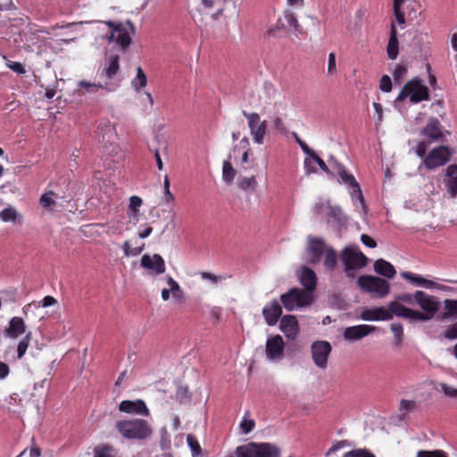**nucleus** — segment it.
<instances>
[{"label":"nucleus","mask_w":457,"mask_h":457,"mask_svg":"<svg viewBox=\"0 0 457 457\" xmlns=\"http://www.w3.org/2000/svg\"><path fill=\"white\" fill-rule=\"evenodd\" d=\"M101 26H106L109 29L105 37L108 42H115L116 46L122 51L126 50L131 44L129 30L134 34L133 23L127 21L125 23L107 21L99 22Z\"/></svg>","instance_id":"obj_1"},{"label":"nucleus","mask_w":457,"mask_h":457,"mask_svg":"<svg viewBox=\"0 0 457 457\" xmlns=\"http://www.w3.org/2000/svg\"><path fill=\"white\" fill-rule=\"evenodd\" d=\"M115 428L127 439L144 440L153 433L150 424L141 419L119 420Z\"/></svg>","instance_id":"obj_2"},{"label":"nucleus","mask_w":457,"mask_h":457,"mask_svg":"<svg viewBox=\"0 0 457 457\" xmlns=\"http://www.w3.org/2000/svg\"><path fill=\"white\" fill-rule=\"evenodd\" d=\"M409 98L411 104H419L430 99L428 87L422 80L416 77L409 80L399 92L395 99V104L403 102Z\"/></svg>","instance_id":"obj_3"},{"label":"nucleus","mask_w":457,"mask_h":457,"mask_svg":"<svg viewBox=\"0 0 457 457\" xmlns=\"http://www.w3.org/2000/svg\"><path fill=\"white\" fill-rule=\"evenodd\" d=\"M237 457H279V449L270 443L250 442L237 446L235 451Z\"/></svg>","instance_id":"obj_4"},{"label":"nucleus","mask_w":457,"mask_h":457,"mask_svg":"<svg viewBox=\"0 0 457 457\" xmlns=\"http://www.w3.org/2000/svg\"><path fill=\"white\" fill-rule=\"evenodd\" d=\"M280 302L287 311L292 312L311 305L313 302V295L293 287L280 295Z\"/></svg>","instance_id":"obj_5"},{"label":"nucleus","mask_w":457,"mask_h":457,"mask_svg":"<svg viewBox=\"0 0 457 457\" xmlns=\"http://www.w3.org/2000/svg\"><path fill=\"white\" fill-rule=\"evenodd\" d=\"M357 284L363 292L376 298H384L390 293L389 283L378 277L362 275L359 277Z\"/></svg>","instance_id":"obj_6"},{"label":"nucleus","mask_w":457,"mask_h":457,"mask_svg":"<svg viewBox=\"0 0 457 457\" xmlns=\"http://www.w3.org/2000/svg\"><path fill=\"white\" fill-rule=\"evenodd\" d=\"M335 171L339 177L338 181L345 184L353 201H358L361 205L364 206V197L360 184L357 182L353 174L349 173L345 167L337 162H334Z\"/></svg>","instance_id":"obj_7"},{"label":"nucleus","mask_w":457,"mask_h":457,"mask_svg":"<svg viewBox=\"0 0 457 457\" xmlns=\"http://www.w3.org/2000/svg\"><path fill=\"white\" fill-rule=\"evenodd\" d=\"M342 262L348 277H354V270L366 266L368 258L357 247H345L342 253Z\"/></svg>","instance_id":"obj_8"},{"label":"nucleus","mask_w":457,"mask_h":457,"mask_svg":"<svg viewBox=\"0 0 457 457\" xmlns=\"http://www.w3.org/2000/svg\"><path fill=\"white\" fill-rule=\"evenodd\" d=\"M242 114L247 120L253 141L257 145L263 144L267 133L266 120H262L260 114L257 112H247L243 110Z\"/></svg>","instance_id":"obj_9"},{"label":"nucleus","mask_w":457,"mask_h":457,"mask_svg":"<svg viewBox=\"0 0 457 457\" xmlns=\"http://www.w3.org/2000/svg\"><path fill=\"white\" fill-rule=\"evenodd\" d=\"M415 303L424 311L421 314L426 318L417 319L419 321L429 320L440 307V303L437 301L436 297L429 295L423 291H417L415 293Z\"/></svg>","instance_id":"obj_10"},{"label":"nucleus","mask_w":457,"mask_h":457,"mask_svg":"<svg viewBox=\"0 0 457 457\" xmlns=\"http://www.w3.org/2000/svg\"><path fill=\"white\" fill-rule=\"evenodd\" d=\"M451 154L448 146L440 145L428 154L423 160V163L428 170H435L446 164L451 159Z\"/></svg>","instance_id":"obj_11"},{"label":"nucleus","mask_w":457,"mask_h":457,"mask_svg":"<svg viewBox=\"0 0 457 457\" xmlns=\"http://www.w3.org/2000/svg\"><path fill=\"white\" fill-rule=\"evenodd\" d=\"M285 342L281 336L275 335L267 338L265 344V354L268 361H280L285 355Z\"/></svg>","instance_id":"obj_12"},{"label":"nucleus","mask_w":457,"mask_h":457,"mask_svg":"<svg viewBox=\"0 0 457 457\" xmlns=\"http://www.w3.org/2000/svg\"><path fill=\"white\" fill-rule=\"evenodd\" d=\"M332 351L331 345L328 341H315L311 346L312 358L314 364L325 370L328 367V359Z\"/></svg>","instance_id":"obj_13"},{"label":"nucleus","mask_w":457,"mask_h":457,"mask_svg":"<svg viewBox=\"0 0 457 457\" xmlns=\"http://www.w3.org/2000/svg\"><path fill=\"white\" fill-rule=\"evenodd\" d=\"M119 411L120 412H124L130 415H137L144 417H148L150 415L149 409L147 408L145 403L141 399H137L135 401H121L119 404Z\"/></svg>","instance_id":"obj_14"},{"label":"nucleus","mask_w":457,"mask_h":457,"mask_svg":"<svg viewBox=\"0 0 457 457\" xmlns=\"http://www.w3.org/2000/svg\"><path fill=\"white\" fill-rule=\"evenodd\" d=\"M141 266L149 270V273L154 276L162 274L166 270L163 258L155 253L154 255L144 254L141 258Z\"/></svg>","instance_id":"obj_15"},{"label":"nucleus","mask_w":457,"mask_h":457,"mask_svg":"<svg viewBox=\"0 0 457 457\" xmlns=\"http://www.w3.org/2000/svg\"><path fill=\"white\" fill-rule=\"evenodd\" d=\"M387 309L388 312H391L392 317L395 315L396 317L411 320H417V319H426L421 314V312L407 308L404 305L401 304L398 301L389 303Z\"/></svg>","instance_id":"obj_16"},{"label":"nucleus","mask_w":457,"mask_h":457,"mask_svg":"<svg viewBox=\"0 0 457 457\" xmlns=\"http://www.w3.org/2000/svg\"><path fill=\"white\" fill-rule=\"evenodd\" d=\"M376 328L370 325H355L347 327L343 333V337L346 341H357L365 337L369 334L374 332Z\"/></svg>","instance_id":"obj_17"},{"label":"nucleus","mask_w":457,"mask_h":457,"mask_svg":"<svg viewBox=\"0 0 457 457\" xmlns=\"http://www.w3.org/2000/svg\"><path fill=\"white\" fill-rule=\"evenodd\" d=\"M326 247L324 240L319 237H309L307 252L309 254V262L317 263L320 261Z\"/></svg>","instance_id":"obj_18"},{"label":"nucleus","mask_w":457,"mask_h":457,"mask_svg":"<svg viewBox=\"0 0 457 457\" xmlns=\"http://www.w3.org/2000/svg\"><path fill=\"white\" fill-rule=\"evenodd\" d=\"M297 276L301 285L304 287L303 291L312 295L317 287L315 272L309 267L303 266L299 270Z\"/></svg>","instance_id":"obj_19"},{"label":"nucleus","mask_w":457,"mask_h":457,"mask_svg":"<svg viewBox=\"0 0 457 457\" xmlns=\"http://www.w3.org/2000/svg\"><path fill=\"white\" fill-rule=\"evenodd\" d=\"M262 316L269 326H275L282 314V307L277 300L267 303L262 309Z\"/></svg>","instance_id":"obj_20"},{"label":"nucleus","mask_w":457,"mask_h":457,"mask_svg":"<svg viewBox=\"0 0 457 457\" xmlns=\"http://www.w3.org/2000/svg\"><path fill=\"white\" fill-rule=\"evenodd\" d=\"M279 328L289 339H294L299 332V324L295 316L285 315L280 320Z\"/></svg>","instance_id":"obj_21"},{"label":"nucleus","mask_w":457,"mask_h":457,"mask_svg":"<svg viewBox=\"0 0 457 457\" xmlns=\"http://www.w3.org/2000/svg\"><path fill=\"white\" fill-rule=\"evenodd\" d=\"M361 319L367 321L390 320L392 314L384 307H373L361 311Z\"/></svg>","instance_id":"obj_22"},{"label":"nucleus","mask_w":457,"mask_h":457,"mask_svg":"<svg viewBox=\"0 0 457 457\" xmlns=\"http://www.w3.org/2000/svg\"><path fill=\"white\" fill-rule=\"evenodd\" d=\"M26 325L22 318L12 317L8 324V327L4 328V335L6 337L17 338L25 333Z\"/></svg>","instance_id":"obj_23"},{"label":"nucleus","mask_w":457,"mask_h":457,"mask_svg":"<svg viewBox=\"0 0 457 457\" xmlns=\"http://www.w3.org/2000/svg\"><path fill=\"white\" fill-rule=\"evenodd\" d=\"M117 84L110 81L91 83L86 80H80L78 83L79 88L84 89L87 93H97L99 89L104 90L105 92H112L117 87Z\"/></svg>","instance_id":"obj_24"},{"label":"nucleus","mask_w":457,"mask_h":457,"mask_svg":"<svg viewBox=\"0 0 457 457\" xmlns=\"http://www.w3.org/2000/svg\"><path fill=\"white\" fill-rule=\"evenodd\" d=\"M422 135L432 141L441 139L443 137V132L439 120L436 118H430L422 129Z\"/></svg>","instance_id":"obj_25"},{"label":"nucleus","mask_w":457,"mask_h":457,"mask_svg":"<svg viewBox=\"0 0 457 457\" xmlns=\"http://www.w3.org/2000/svg\"><path fill=\"white\" fill-rule=\"evenodd\" d=\"M387 57L390 60H395L399 54V41L397 37V29L395 22L390 25L389 39L386 46Z\"/></svg>","instance_id":"obj_26"},{"label":"nucleus","mask_w":457,"mask_h":457,"mask_svg":"<svg viewBox=\"0 0 457 457\" xmlns=\"http://www.w3.org/2000/svg\"><path fill=\"white\" fill-rule=\"evenodd\" d=\"M445 185L451 197L457 196V164H450L446 169Z\"/></svg>","instance_id":"obj_27"},{"label":"nucleus","mask_w":457,"mask_h":457,"mask_svg":"<svg viewBox=\"0 0 457 457\" xmlns=\"http://www.w3.org/2000/svg\"><path fill=\"white\" fill-rule=\"evenodd\" d=\"M120 57L118 55H112L108 61L107 65L100 73V78L104 79V81L112 82V79L116 76L120 70Z\"/></svg>","instance_id":"obj_28"},{"label":"nucleus","mask_w":457,"mask_h":457,"mask_svg":"<svg viewBox=\"0 0 457 457\" xmlns=\"http://www.w3.org/2000/svg\"><path fill=\"white\" fill-rule=\"evenodd\" d=\"M402 277L406 278L410 282L415 284L416 286L424 287L427 288H433V287L442 288V286H439V285L436 284L435 282H433L429 279L424 278L421 276L417 275V274H413L411 272H403Z\"/></svg>","instance_id":"obj_29"},{"label":"nucleus","mask_w":457,"mask_h":457,"mask_svg":"<svg viewBox=\"0 0 457 457\" xmlns=\"http://www.w3.org/2000/svg\"><path fill=\"white\" fill-rule=\"evenodd\" d=\"M374 270L378 274L384 276L387 278H393L396 273L394 266L390 262H388L383 259H379L375 262Z\"/></svg>","instance_id":"obj_30"},{"label":"nucleus","mask_w":457,"mask_h":457,"mask_svg":"<svg viewBox=\"0 0 457 457\" xmlns=\"http://www.w3.org/2000/svg\"><path fill=\"white\" fill-rule=\"evenodd\" d=\"M284 19L287 22V29L290 31H294L295 33L302 34L303 33V28L299 24L295 14L291 11H286L284 12Z\"/></svg>","instance_id":"obj_31"},{"label":"nucleus","mask_w":457,"mask_h":457,"mask_svg":"<svg viewBox=\"0 0 457 457\" xmlns=\"http://www.w3.org/2000/svg\"><path fill=\"white\" fill-rule=\"evenodd\" d=\"M228 0H202L203 5L207 9H216L212 18L217 20L223 13V8Z\"/></svg>","instance_id":"obj_32"},{"label":"nucleus","mask_w":457,"mask_h":457,"mask_svg":"<svg viewBox=\"0 0 457 457\" xmlns=\"http://www.w3.org/2000/svg\"><path fill=\"white\" fill-rule=\"evenodd\" d=\"M146 83H147L146 75L144 72L143 69L140 66H138L137 68V75L132 79L131 85L137 92H139L143 87H145L146 86Z\"/></svg>","instance_id":"obj_33"},{"label":"nucleus","mask_w":457,"mask_h":457,"mask_svg":"<svg viewBox=\"0 0 457 457\" xmlns=\"http://www.w3.org/2000/svg\"><path fill=\"white\" fill-rule=\"evenodd\" d=\"M404 4L405 0H394L393 2L394 15L399 25H403L405 23V15L403 12Z\"/></svg>","instance_id":"obj_34"},{"label":"nucleus","mask_w":457,"mask_h":457,"mask_svg":"<svg viewBox=\"0 0 457 457\" xmlns=\"http://www.w3.org/2000/svg\"><path fill=\"white\" fill-rule=\"evenodd\" d=\"M324 255V266L328 270H334L337 264V252L333 248L328 247Z\"/></svg>","instance_id":"obj_35"},{"label":"nucleus","mask_w":457,"mask_h":457,"mask_svg":"<svg viewBox=\"0 0 457 457\" xmlns=\"http://www.w3.org/2000/svg\"><path fill=\"white\" fill-rule=\"evenodd\" d=\"M55 193L54 191H47L44 193L39 198L40 205L49 211L53 210V207L56 204V201L54 199Z\"/></svg>","instance_id":"obj_36"},{"label":"nucleus","mask_w":457,"mask_h":457,"mask_svg":"<svg viewBox=\"0 0 457 457\" xmlns=\"http://www.w3.org/2000/svg\"><path fill=\"white\" fill-rule=\"evenodd\" d=\"M143 201L139 196L133 195L129 198V217L134 218L137 220L138 218V212H139V207L142 205Z\"/></svg>","instance_id":"obj_37"},{"label":"nucleus","mask_w":457,"mask_h":457,"mask_svg":"<svg viewBox=\"0 0 457 457\" xmlns=\"http://www.w3.org/2000/svg\"><path fill=\"white\" fill-rule=\"evenodd\" d=\"M236 174H237V171L233 168V166L230 163V162L229 161H224L223 162V166H222V179H223V180L226 183L230 184L234 180V179L236 177Z\"/></svg>","instance_id":"obj_38"},{"label":"nucleus","mask_w":457,"mask_h":457,"mask_svg":"<svg viewBox=\"0 0 457 457\" xmlns=\"http://www.w3.org/2000/svg\"><path fill=\"white\" fill-rule=\"evenodd\" d=\"M19 213L12 206H8L0 212V220L4 222H15Z\"/></svg>","instance_id":"obj_39"},{"label":"nucleus","mask_w":457,"mask_h":457,"mask_svg":"<svg viewBox=\"0 0 457 457\" xmlns=\"http://www.w3.org/2000/svg\"><path fill=\"white\" fill-rule=\"evenodd\" d=\"M417 409V403L413 400L403 399L399 404V412L402 418H404L409 412Z\"/></svg>","instance_id":"obj_40"},{"label":"nucleus","mask_w":457,"mask_h":457,"mask_svg":"<svg viewBox=\"0 0 457 457\" xmlns=\"http://www.w3.org/2000/svg\"><path fill=\"white\" fill-rule=\"evenodd\" d=\"M237 186L244 191L254 189L257 187V180L254 176L243 177L238 179Z\"/></svg>","instance_id":"obj_41"},{"label":"nucleus","mask_w":457,"mask_h":457,"mask_svg":"<svg viewBox=\"0 0 457 457\" xmlns=\"http://www.w3.org/2000/svg\"><path fill=\"white\" fill-rule=\"evenodd\" d=\"M445 312L444 318H457V300L446 299L444 302Z\"/></svg>","instance_id":"obj_42"},{"label":"nucleus","mask_w":457,"mask_h":457,"mask_svg":"<svg viewBox=\"0 0 457 457\" xmlns=\"http://www.w3.org/2000/svg\"><path fill=\"white\" fill-rule=\"evenodd\" d=\"M390 329L394 334V340L396 345H400L402 344L403 338V325L399 322H395L390 325Z\"/></svg>","instance_id":"obj_43"},{"label":"nucleus","mask_w":457,"mask_h":457,"mask_svg":"<svg viewBox=\"0 0 457 457\" xmlns=\"http://www.w3.org/2000/svg\"><path fill=\"white\" fill-rule=\"evenodd\" d=\"M31 337H32L31 332H28L26 334V336L24 337V338L19 342L18 346H17L18 359H21L24 356V354L29 347V342L31 340Z\"/></svg>","instance_id":"obj_44"},{"label":"nucleus","mask_w":457,"mask_h":457,"mask_svg":"<svg viewBox=\"0 0 457 457\" xmlns=\"http://www.w3.org/2000/svg\"><path fill=\"white\" fill-rule=\"evenodd\" d=\"M187 443L192 452L193 457H199L202 453V448L196 438L189 434L187 436Z\"/></svg>","instance_id":"obj_45"},{"label":"nucleus","mask_w":457,"mask_h":457,"mask_svg":"<svg viewBox=\"0 0 457 457\" xmlns=\"http://www.w3.org/2000/svg\"><path fill=\"white\" fill-rule=\"evenodd\" d=\"M343 457H376V455L366 448H358L345 453Z\"/></svg>","instance_id":"obj_46"},{"label":"nucleus","mask_w":457,"mask_h":457,"mask_svg":"<svg viewBox=\"0 0 457 457\" xmlns=\"http://www.w3.org/2000/svg\"><path fill=\"white\" fill-rule=\"evenodd\" d=\"M200 277L204 280L210 281L212 285H218L220 282L225 280L227 278L226 276L223 275H215L207 271H201L199 273Z\"/></svg>","instance_id":"obj_47"},{"label":"nucleus","mask_w":457,"mask_h":457,"mask_svg":"<svg viewBox=\"0 0 457 457\" xmlns=\"http://www.w3.org/2000/svg\"><path fill=\"white\" fill-rule=\"evenodd\" d=\"M407 74V68L405 65L398 64L395 66V71L393 72V78L395 83L400 84L402 79Z\"/></svg>","instance_id":"obj_48"},{"label":"nucleus","mask_w":457,"mask_h":457,"mask_svg":"<svg viewBox=\"0 0 457 457\" xmlns=\"http://www.w3.org/2000/svg\"><path fill=\"white\" fill-rule=\"evenodd\" d=\"M124 253L127 257L129 256H137L141 253V252L144 250V245H142L139 247L131 248L129 241H125L122 245Z\"/></svg>","instance_id":"obj_49"},{"label":"nucleus","mask_w":457,"mask_h":457,"mask_svg":"<svg viewBox=\"0 0 457 457\" xmlns=\"http://www.w3.org/2000/svg\"><path fill=\"white\" fill-rule=\"evenodd\" d=\"M439 388H436V390H440L444 395L451 397V398H456L457 397V388H454L446 383H440L438 385Z\"/></svg>","instance_id":"obj_50"},{"label":"nucleus","mask_w":457,"mask_h":457,"mask_svg":"<svg viewBox=\"0 0 457 457\" xmlns=\"http://www.w3.org/2000/svg\"><path fill=\"white\" fill-rule=\"evenodd\" d=\"M337 74L336 54L330 53L328 57V75L335 76Z\"/></svg>","instance_id":"obj_51"},{"label":"nucleus","mask_w":457,"mask_h":457,"mask_svg":"<svg viewBox=\"0 0 457 457\" xmlns=\"http://www.w3.org/2000/svg\"><path fill=\"white\" fill-rule=\"evenodd\" d=\"M417 457H448L443 450L426 451L420 450L417 453Z\"/></svg>","instance_id":"obj_52"},{"label":"nucleus","mask_w":457,"mask_h":457,"mask_svg":"<svg viewBox=\"0 0 457 457\" xmlns=\"http://www.w3.org/2000/svg\"><path fill=\"white\" fill-rule=\"evenodd\" d=\"M4 59L6 60V66L12 71L18 74H24L26 72L24 66L21 62L10 61L5 56H4Z\"/></svg>","instance_id":"obj_53"},{"label":"nucleus","mask_w":457,"mask_h":457,"mask_svg":"<svg viewBox=\"0 0 457 457\" xmlns=\"http://www.w3.org/2000/svg\"><path fill=\"white\" fill-rule=\"evenodd\" d=\"M309 157L312 158V162H316L319 165V167L320 168V170L322 171H324L327 174L331 173L330 170L328 167V165L326 164V162L319 155H317L314 151H313V154H311L309 155Z\"/></svg>","instance_id":"obj_54"},{"label":"nucleus","mask_w":457,"mask_h":457,"mask_svg":"<svg viewBox=\"0 0 457 457\" xmlns=\"http://www.w3.org/2000/svg\"><path fill=\"white\" fill-rule=\"evenodd\" d=\"M255 423L253 420H247L245 418L240 422V429L243 434H248L254 428Z\"/></svg>","instance_id":"obj_55"},{"label":"nucleus","mask_w":457,"mask_h":457,"mask_svg":"<svg viewBox=\"0 0 457 457\" xmlns=\"http://www.w3.org/2000/svg\"><path fill=\"white\" fill-rule=\"evenodd\" d=\"M379 89L383 92H390L392 90V81L388 75H383L379 81Z\"/></svg>","instance_id":"obj_56"},{"label":"nucleus","mask_w":457,"mask_h":457,"mask_svg":"<svg viewBox=\"0 0 457 457\" xmlns=\"http://www.w3.org/2000/svg\"><path fill=\"white\" fill-rule=\"evenodd\" d=\"M444 337L448 340L457 339V322L448 327L443 334Z\"/></svg>","instance_id":"obj_57"},{"label":"nucleus","mask_w":457,"mask_h":457,"mask_svg":"<svg viewBox=\"0 0 457 457\" xmlns=\"http://www.w3.org/2000/svg\"><path fill=\"white\" fill-rule=\"evenodd\" d=\"M293 135L296 143L299 145V146L306 155L309 156L311 154H313V150L310 148L308 145L297 136L296 133H293Z\"/></svg>","instance_id":"obj_58"},{"label":"nucleus","mask_w":457,"mask_h":457,"mask_svg":"<svg viewBox=\"0 0 457 457\" xmlns=\"http://www.w3.org/2000/svg\"><path fill=\"white\" fill-rule=\"evenodd\" d=\"M94 457H114L112 454L110 447L96 448L94 452Z\"/></svg>","instance_id":"obj_59"},{"label":"nucleus","mask_w":457,"mask_h":457,"mask_svg":"<svg viewBox=\"0 0 457 457\" xmlns=\"http://www.w3.org/2000/svg\"><path fill=\"white\" fill-rule=\"evenodd\" d=\"M397 301L403 302L408 304H413L415 303V294H402L396 296Z\"/></svg>","instance_id":"obj_60"},{"label":"nucleus","mask_w":457,"mask_h":457,"mask_svg":"<svg viewBox=\"0 0 457 457\" xmlns=\"http://www.w3.org/2000/svg\"><path fill=\"white\" fill-rule=\"evenodd\" d=\"M273 122V127L276 130H278V132H285L287 128H286V125H285V122L283 120V119L281 117H275L272 120Z\"/></svg>","instance_id":"obj_61"},{"label":"nucleus","mask_w":457,"mask_h":457,"mask_svg":"<svg viewBox=\"0 0 457 457\" xmlns=\"http://www.w3.org/2000/svg\"><path fill=\"white\" fill-rule=\"evenodd\" d=\"M427 144L426 142L424 141H421V142H419L416 148H415V153L416 154L419 156V157H421V158H425L426 156V152H427Z\"/></svg>","instance_id":"obj_62"},{"label":"nucleus","mask_w":457,"mask_h":457,"mask_svg":"<svg viewBox=\"0 0 457 457\" xmlns=\"http://www.w3.org/2000/svg\"><path fill=\"white\" fill-rule=\"evenodd\" d=\"M361 241L362 242L363 245L370 248H375L377 246L376 241L366 234H362L361 236Z\"/></svg>","instance_id":"obj_63"},{"label":"nucleus","mask_w":457,"mask_h":457,"mask_svg":"<svg viewBox=\"0 0 457 457\" xmlns=\"http://www.w3.org/2000/svg\"><path fill=\"white\" fill-rule=\"evenodd\" d=\"M9 373H10L9 366L4 362L0 361V379L3 380L4 378H6L8 377Z\"/></svg>","instance_id":"obj_64"}]
</instances>
